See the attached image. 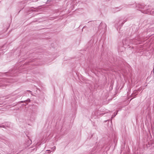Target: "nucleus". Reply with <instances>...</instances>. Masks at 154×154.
I'll use <instances>...</instances> for the list:
<instances>
[{
  "label": "nucleus",
  "mask_w": 154,
  "mask_h": 154,
  "mask_svg": "<svg viewBox=\"0 0 154 154\" xmlns=\"http://www.w3.org/2000/svg\"><path fill=\"white\" fill-rule=\"evenodd\" d=\"M85 27V26H84L83 27V28H84Z\"/></svg>",
  "instance_id": "393cba45"
},
{
  "label": "nucleus",
  "mask_w": 154,
  "mask_h": 154,
  "mask_svg": "<svg viewBox=\"0 0 154 154\" xmlns=\"http://www.w3.org/2000/svg\"><path fill=\"white\" fill-rule=\"evenodd\" d=\"M31 1V0H25V3H30V1Z\"/></svg>",
  "instance_id": "9b49d317"
},
{
  "label": "nucleus",
  "mask_w": 154,
  "mask_h": 154,
  "mask_svg": "<svg viewBox=\"0 0 154 154\" xmlns=\"http://www.w3.org/2000/svg\"><path fill=\"white\" fill-rule=\"evenodd\" d=\"M32 8H30L29 10H27V11H28L29 12H30V11H34L33 9H32Z\"/></svg>",
  "instance_id": "ddd939ff"
},
{
  "label": "nucleus",
  "mask_w": 154,
  "mask_h": 154,
  "mask_svg": "<svg viewBox=\"0 0 154 154\" xmlns=\"http://www.w3.org/2000/svg\"><path fill=\"white\" fill-rule=\"evenodd\" d=\"M8 82L7 81L6 79H2L0 81V86H5L7 85L5 83Z\"/></svg>",
  "instance_id": "7ed1b4c3"
},
{
  "label": "nucleus",
  "mask_w": 154,
  "mask_h": 154,
  "mask_svg": "<svg viewBox=\"0 0 154 154\" xmlns=\"http://www.w3.org/2000/svg\"><path fill=\"white\" fill-rule=\"evenodd\" d=\"M117 113H115V112L114 113V114L112 116V118H113L114 117L116 116L117 115Z\"/></svg>",
  "instance_id": "f8f14e48"
},
{
  "label": "nucleus",
  "mask_w": 154,
  "mask_h": 154,
  "mask_svg": "<svg viewBox=\"0 0 154 154\" xmlns=\"http://www.w3.org/2000/svg\"><path fill=\"white\" fill-rule=\"evenodd\" d=\"M20 96L18 97H20Z\"/></svg>",
  "instance_id": "5701e85b"
},
{
  "label": "nucleus",
  "mask_w": 154,
  "mask_h": 154,
  "mask_svg": "<svg viewBox=\"0 0 154 154\" xmlns=\"http://www.w3.org/2000/svg\"><path fill=\"white\" fill-rule=\"evenodd\" d=\"M143 13H145V14H146L147 13L146 12H145V11L144 12H143Z\"/></svg>",
  "instance_id": "412c9836"
},
{
  "label": "nucleus",
  "mask_w": 154,
  "mask_h": 154,
  "mask_svg": "<svg viewBox=\"0 0 154 154\" xmlns=\"http://www.w3.org/2000/svg\"><path fill=\"white\" fill-rule=\"evenodd\" d=\"M14 72H13V70H12L11 72H6L5 73L6 75H9L10 76H13L14 75Z\"/></svg>",
  "instance_id": "39448f33"
},
{
  "label": "nucleus",
  "mask_w": 154,
  "mask_h": 154,
  "mask_svg": "<svg viewBox=\"0 0 154 154\" xmlns=\"http://www.w3.org/2000/svg\"><path fill=\"white\" fill-rule=\"evenodd\" d=\"M90 23L94 26H96L100 23V22L99 21H91L88 22V23Z\"/></svg>",
  "instance_id": "20e7f679"
},
{
  "label": "nucleus",
  "mask_w": 154,
  "mask_h": 154,
  "mask_svg": "<svg viewBox=\"0 0 154 154\" xmlns=\"http://www.w3.org/2000/svg\"><path fill=\"white\" fill-rule=\"evenodd\" d=\"M4 138V137H0V141L4 142L5 144L7 143V142L6 141Z\"/></svg>",
  "instance_id": "6e6552de"
},
{
  "label": "nucleus",
  "mask_w": 154,
  "mask_h": 154,
  "mask_svg": "<svg viewBox=\"0 0 154 154\" xmlns=\"http://www.w3.org/2000/svg\"><path fill=\"white\" fill-rule=\"evenodd\" d=\"M153 72L154 73V66L153 69Z\"/></svg>",
  "instance_id": "f3484780"
},
{
  "label": "nucleus",
  "mask_w": 154,
  "mask_h": 154,
  "mask_svg": "<svg viewBox=\"0 0 154 154\" xmlns=\"http://www.w3.org/2000/svg\"><path fill=\"white\" fill-rule=\"evenodd\" d=\"M126 21H127V20L126 19V20H124V22H122V23H121L122 24V26L124 24V23H125V22Z\"/></svg>",
  "instance_id": "2eb2a0df"
},
{
  "label": "nucleus",
  "mask_w": 154,
  "mask_h": 154,
  "mask_svg": "<svg viewBox=\"0 0 154 154\" xmlns=\"http://www.w3.org/2000/svg\"><path fill=\"white\" fill-rule=\"evenodd\" d=\"M136 7L137 8H139V9H144V6L143 5H140V4H138L136 6Z\"/></svg>",
  "instance_id": "0eeeda50"
},
{
  "label": "nucleus",
  "mask_w": 154,
  "mask_h": 154,
  "mask_svg": "<svg viewBox=\"0 0 154 154\" xmlns=\"http://www.w3.org/2000/svg\"><path fill=\"white\" fill-rule=\"evenodd\" d=\"M106 28V24L105 23L101 22L100 23V25L98 26V30H99L101 29H105Z\"/></svg>",
  "instance_id": "f03ea898"
},
{
  "label": "nucleus",
  "mask_w": 154,
  "mask_h": 154,
  "mask_svg": "<svg viewBox=\"0 0 154 154\" xmlns=\"http://www.w3.org/2000/svg\"><path fill=\"white\" fill-rule=\"evenodd\" d=\"M27 91H28L30 93H31V94H32V91H30L29 90H27Z\"/></svg>",
  "instance_id": "dca6fc26"
},
{
  "label": "nucleus",
  "mask_w": 154,
  "mask_h": 154,
  "mask_svg": "<svg viewBox=\"0 0 154 154\" xmlns=\"http://www.w3.org/2000/svg\"><path fill=\"white\" fill-rule=\"evenodd\" d=\"M119 23H121L120 21H119Z\"/></svg>",
  "instance_id": "4be33fe9"
},
{
  "label": "nucleus",
  "mask_w": 154,
  "mask_h": 154,
  "mask_svg": "<svg viewBox=\"0 0 154 154\" xmlns=\"http://www.w3.org/2000/svg\"><path fill=\"white\" fill-rule=\"evenodd\" d=\"M29 141V143H30V144H31V140H30Z\"/></svg>",
  "instance_id": "6ab92c4d"
},
{
  "label": "nucleus",
  "mask_w": 154,
  "mask_h": 154,
  "mask_svg": "<svg viewBox=\"0 0 154 154\" xmlns=\"http://www.w3.org/2000/svg\"><path fill=\"white\" fill-rule=\"evenodd\" d=\"M30 100L29 99H27V100H25V101H21L20 102L21 103H23V102H25L26 104L28 103V102H30Z\"/></svg>",
  "instance_id": "1a4fd4ad"
},
{
  "label": "nucleus",
  "mask_w": 154,
  "mask_h": 154,
  "mask_svg": "<svg viewBox=\"0 0 154 154\" xmlns=\"http://www.w3.org/2000/svg\"><path fill=\"white\" fill-rule=\"evenodd\" d=\"M119 9V7H116V8H115L114 9H115L116 10H115L114 11V12H117L118 11H120V9L119 10V9Z\"/></svg>",
  "instance_id": "9d476101"
},
{
  "label": "nucleus",
  "mask_w": 154,
  "mask_h": 154,
  "mask_svg": "<svg viewBox=\"0 0 154 154\" xmlns=\"http://www.w3.org/2000/svg\"><path fill=\"white\" fill-rule=\"evenodd\" d=\"M10 123L8 122L5 124V125H0V128H6V127H9Z\"/></svg>",
  "instance_id": "423d86ee"
},
{
  "label": "nucleus",
  "mask_w": 154,
  "mask_h": 154,
  "mask_svg": "<svg viewBox=\"0 0 154 154\" xmlns=\"http://www.w3.org/2000/svg\"><path fill=\"white\" fill-rule=\"evenodd\" d=\"M47 151H48V153H50V152H51L49 150H47Z\"/></svg>",
  "instance_id": "a211bd4d"
},
{
  "label": "nucleus",
  "mask_w": 154,
  "mask_h": 154,
  "mask_svg": "<svg viewBox=\"0 0 154 154\" xmlns=\"http://www.w3.org/2000/svg\"><path fill=\"white\" fill-rule=\"evenodd\" d=\"M38 1V0H36V1H33V2H36V1Z\"/></svg>",
  "instance_id": "aec40b11"
},
{
  "label": "nucleus",
  "mask_w": 154,
  "mask_h": 154,
  "mask_svg": "<svg viewBox=\"0 0 154 154\" xmlns=\"http://www.w3.org/2000/svg\"><path fill=\"white\" fill-rule=\"evenodd\" d=\"M51 0H48L46 2V4H48L50 2H51Z\"/></svg>",
  "instance_id": "4468645a"
},
{
  "label": "nucleus",
  "mask_w": 154,
  "mask_h": 154,
  "mask_svg": "<svg viewBox=\"0 0 154 154\" xmlns=\"http://www.w3.org/2000/svg\"><path fill=\"white\" fill-rule=\"evenodd\" d=\"M129 39H127L125 40H123V44L124 45V47L125 48H126L129 46L130 44V41Z\"/></svg>",
  "instance_id": "f257e3e1"
},
{
  "label": "nucleus",
  "mask_w": 154,
  "mask_h": 154,
  "mask_svg": "<svg viewBox=\"0 0 154 154\" xmlns=\"http://www.w3.org/2000/svg\"><path fill=\"white\" fill-rule=\"evenodd\" d=\"M17 96V98H18V96Z\"/></svg>",
  "instance_id": "b1692460"
}]
</instances>
